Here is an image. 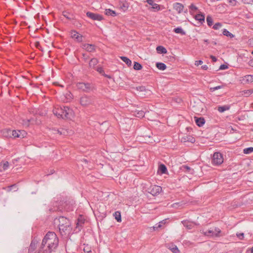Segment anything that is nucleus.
<instances>
[{
  "instance_id": "nucleus-42",
  "label": "nucleus",
  "mask_w": 253,
  "mask_h": 253,
  "mask_svg": "<svg viewBox=\"0 0 253 253\" xmlns=\"http://www.w3.org/2000/svg\"><path fill=\"white\" fill-rule=\"evenodd\" d=\"M207 22L209 26H211L213 24L212 18L211 16L208 15L207 17Z\"/></svg>"
},
{
  "instance_id": "nucleus-21",
  "label": "nucleus",
  "mask_w": 253,
  "mask_h": 253,
  "mask_svg": "<svg viewBox=\"0 0 253 253\" xmlns=\"http://www.w3.org/2000/svg\"><path fill=\"white\" fill-rule=\"evenodd\" d=\"M73 133V131L71 129H67L64 128H61L60 135H68Z\"/></svg>"
},
{
  "instance_id": "nucleus-26",
  "label": "nucleus",
  "mask_w": 253,
  "mask_h": 253,
  "mask_svg": "<svg viewBox=\"0 0 253 253\" xmlns=\"http://www.w3.org/2000/svg\"><path fill=\"white\" fill-rule=\"evenodd\" d=\"M98 61L97 59L95 58H92L89 63V66L90 67H91L92 68H95V66L98 64Z\"/></svg>"
},
{
  "instance_id": "nucleus-32",
  "label": "nucleus",
  "mask_w": 253,
  "mask_h": 253,
  "mask_svg": "<svg viewBox=\"0 0 253 253\" xmlns=\"http://www.w3.org/2000/svg\"><path fill=\"white\" fill-rule=\"evenodd\" d=\"M173 31L176 34H180L181 35H185L186 34L185 32L181 28L177 27L173 29Z\"/></svg>"
},
{
  "instance_id": "nucleus-27",
  "label": "nucleus",
  "mask_w": 253,
  "mask_h": 253,
  "mask_svg": "<svg viewBox=\"0 0 253 253\" xmlns=\"http://www.w3.org/2000/svg\"><path fill=\"white\" fill-rule=\"evenodd\" d=\"M62 14L68 20H71L74 19V15L66 11H63Z\"/></svg>"
},
{
  "instance_id": "nucleus-37",
  "label": "nucleus",
  "mask_w": 253,
  "mask_h": 253,
  "mask_svg": "<svg viewBox=\"0 0 253 253\" xmlns=\"http://www.w3.org/2000/svg\"><path fill=\"white\" fill-rule=\"evenodd\" d=\"M114 216L115 217V218L116 219V220L118 222H121V215L120 212L117 211L115 212V213L113 214Z\"/></svg>"
},
{
  "instance_id": "nucleus-30",
  "label": "nucleus",
  "mask_w": 253,
  "mask_h": 253,
  "mask_svg": "<svg viewBox=\"0 0 253 253\" xmlns=\"http://www.w3.org/2000/svg\"><path fill=\"white\" fill-rule=\"evenodd\" d=\"M184 226L186 227L189 229H192L193 226V223L188 220H184L182 221Z\"/></svg>"
},
{
  "instance_id": "nucleus-31",
  "label": "nucleus",
  "mask_w": 253,
  "mask_h": 253,
  "mask_svg": "<svg viewBox=\"0 0 253 253\" xmlns=\"http://www.w3.org/2000/svg\"><path fill=\"white\" fill-rule=\"evenodd\" d=\"M156 50L159 53L165 54L167 52V50L166 49V48H165L163 46H157L156 48Z\"/></svg>"
},
{
  "instance_id": "nucleus-41",
  "label": "nucleus",
  "mask_w": 253,
  "mask_h": 253,
  "mask_svg": "<svg viewBox=\"0 0 253 253\" xmlns=\"http://www.w3.org/2000/svg\"><path fill=\"white\" fill-rule=\"evenodd\" d=\"M244 154H248L253 152V147H248L243 150Z\"/></svg>"
},
{
  "instance_id": "nucleus-16",
  "label": "nucleus",
  "mask_w": 253,
  "mask_h": 253,
  "mask_svg": "<svg viewBox=\"0 0 253 253\" xmlns=\"http://www.w3.org/2000/svg\"><path fill=\"white\" fill-rule=\"evenodd\" d=\"M173 8L178 13H180L183 9L184 6L181 3L176 2L173 4Z\"/></svg>"
},
{
  "instance_id": "nucleus-35",
  "label": "nucleus",
  "mask_w": 253,
  "mask_h": 253,
  "mask_svg": "<svg viewBox=\"0 0 253 253\" xmlns=\"http://www.w3.org/2000/svg\"><path fill=\"white\" fill-rule=\"evenodd\" d=\"M166 223V219L160 221L158 224H156V226L153 227L154 230H157L159 228H161L163 225L165 224Z\"/></svg>"
},
{
  "instance_id": "nucleus-43",
  "label": "nucleus",
  "mask_w": 253,
  "mask_h": 253,
  "mask_svg": "<svg viewBox=\"0 0 253 253\" xmlns=\"http://www.w3.org/2000/svg\"><path fill=\"white\" fill-rule=\"evenodd\" d=\"M84 253H92L91 250V247L89 246L88 245H86L84 247Z\"/></svg>"
},
{
  "instance_id": "nucleus-18",
  "label": "nucleus",
  "mask_w": 253,
  "mask_h": 253,
  "mask_svg": "<svg viewBox=\"0 0 253 253\" xmlns=\"http://www.w3.org/2000/svg\"><path fill=\"white\" fill-rule=\"evenodd\" d=\"M194 119H195V121L196 122V125L199 126H203L205 123V119H204V118H202V117L198 118V117H195Z\"/></svg>"
},
{
  "instance_id": "nucleus-34",
  "label": "nucleus",
  "mask_w": 253,
  "mask_h": 253,
  "mask_svg": "<svg viewBox=\"0 0 253 253\" xmlns=\"http://www.w3.org/2000/svg\"><path fill=\"white\" fill-rule=\"evenodd\" d=\"M105 14L107 15H111L112 16H115L117 15L116 12L110 9H106L105 11Z\"/></svg>"
},
{
  "instance_id": "nucleus-54",
  "label": "nucleus",
  "mask_w": 253,
  "mask_h": 253,
  "mask_svg": "<svg viewBox=\"0 0 253 253\" xmlns=\"http://www.w3.org/2000/svg\"><path fill=\"white\" fill-rule=\"evenodd\" d=\"M182 168L183 170L188 171L191 169V168L189 166L186 165L183 166Z\"/></svg>"
},
{
  "instance_id": "nucleus-8",
  "label": "nucleus",
  "mask_w": 253,
  "mask_h": 253,
  "mask_svg": "<svg viewBox=\"0 0 253 253\" xmlns=\"http://www.w3.org/2000/svg\"><path fill=\"white\" fill-rule=\"evenodd\" d=\"M77 87L85 92H88L92 89V85L89 83H78L77 84Z\"/></svg>"
},
{
  "instance_id": "nucleus-3",
  "label": "nucleus",
  "mask_w": 253,
  "mask_h": 253,
  "mask_svg": "<svg viewBox=\"0 0 253 253\" xmlns=\"http://www.w3.org/2000/svg\"><path fill=\"white\" fill-rule=\"evenodd\" d=\"M57 221L58 222L59 230L62 235L69 232L71 224L68 218L64 216H60Z\"/></svg>"
},
{
  "instance_id": "nucleus-15",
  "label": "nucleus",
  "mask_w": 253,
  "mask_h": 253,
  "mask_svg": "<svg viewBox=\"0 0 253 253\" xmlns=\"http://www.w3.org/2000/svg\"><path fill=\"white\" fill-rule=\"evenodd\" d=\"M83 48L88 52H92L95 50L94 45L93 44L85 43L83 45Z\"/></svg>"
},
{
  "instance_id": "nucleus-13",
  "label": "nucleus",
  "mask_w": 253,
  "mask_h": 253,
  "mask_svg": "<svg viewBox=\"0 0 253 253\" xmlns=\"http://www.w3.org/2000/svg\"><path fill=\"white\" fill-rule=\"evenodd\" d=\"M37 241L33 240L28 248V253H35V251L37 249Z\"/></svg>"
},
{
  "instance_id": "nucleus-61",
  "label": "nucleus",
  "mask_w": 253,
  "mask_h": 253,
  "mask_svg": "<svg viewBox=\"0 0 253 253\" xmlns=\"http://www.w3.org/2000/svg\"><path fill=\"white\" fill-rule=\"evenodd\" d=\"M201 68H202L203 69L205 70H207V69H208V66H207V65H205L202 66L201 67Z\"/></svg>"
},
{
  "instance_id": "nucleus-49",
  "label": "nucleus",
  "mask_w": 253,
  "mask_h": 253,
  "mask_svg": "<svg viewBox=\"0 0 253 253\" xmlns=\"http://www.w3.org/2000/svg\"><path fill=\"white\" fill-rule=\"evenodd\" d=\"M66 98H67L66 101H70V100L72 98V95L70 92L67 93L66 94Z\"/></svg>"
},
{
  "instance_id": "nucleus-48",
  "label": "nucleus",
  "mask_w": 253,
  "mask_h": 253,
  "mask_svg": "<svg viewBox=\"0 0 253 253\" xmlns=\"http://www.w3.org/2000/svg\"><path fill=\"white\" fill-rule=\"evenodd\" d=\"M9 163L7 161L5 162L2 165V169L3 170H5L8 168Z\"/></svg>"
},
{
  "instance_id": "nucleus-4",
  "label": "nucleus",
  "mask_w": 253,
  "mask_h": 253,
  "mask_svg": "<svg viewBox=\"0 0 253 253\" xmlns=\"http://www.w3.org/2000/svg\"><path fill=\"white\" fill-rule=\"evenodd\" d=\"M75 204L74 201L70 199H66L61 201L58 206L56 211H69L73 210V206Z\"/></svg>"
},
{
  "instance_id": "nucleus-11",
  "label": "nucleus",
  "mask_w": 253,
  "mask_h": 253,
  "mask_svg": "<svg viewBox=\"0 0 253 253\" xmlns=\"http://www.w3.org/2000/svg\"><path fill=\"white\" fill-rule=\"evenodd\" d=\"M86 15L88 17L94 20L101 21L103 19V17L101 15L90 12H87Z\"/></svg>"
},
{
  "instance_id": "nucleus-53",
  "label": "nucleus",
  "mask_w": 253,
  "mask_h": 253,
  "mask_svg": "<svg viewBox=\"0 0 253 253\" xmlns=\"http://www.w3.org/2000/svg\"><path fill=\"white\" fill-rule=\"evenodd\" d=\"M189 9L191 10H193V11H196L197 10L198 8L195 5H194L193 4H191L190 6H189Z\"/></svg>"
},
{
  "instance_id": "nucleus-17",
  "label": "nucleus",
  "mask_w": 253,
  "mask_h": 253,
  "mask_svg": "<svg viewBox=\"0 0 253 253\" xmlns=\"http://www.w3.org/2000/svg\"><path fill=\"white\" fill-rule=\"evenodd\" d=\"M71 36L73 39H76L79 42H81L82 41L83 36L76 31L72 32Z\"/></svg>"
},
{
  "instance_id": "nucleus-19",
  "label": "nucleus",
  "mask_w": 253,
  "mask_h": 253,
  "mask_svg": "<svg viewBox=\"0 0 253 253\" xmlns=\"http://www.w3.org/2000/svg\"><path fill=\"white\" fill-rule=\"evenodd\" d=\"M243 82L245 84L250 83L253 82V75H248L243 78Z\"/></svg>"
},
{
  "instance_id": "nucleus-12",
  "label": "nucleus",
  "mask_w": 253,
  "mask_h": 253,
  "mask_svg": "<svg viewBox=\"0 0 253 253\" xmlns=\"http://www.w3.org/2000/svg\"><path fill=\"white\" fill-rule=\"evenodd\" d=\"M42 242L41 243V245L40 247L39 248L38 253H51V252L54 251V249H51L50 250L48 247L46 246V244H45V246L44 247H42Z\"/></svg>"
},
{
  "instance_id": "nucleus-50",
  "label": "nucleus",
  "mask_w": 253,
  "mask_h": 253,
  "mask_svg": "<svg viewBox=\"0 0 253 253\" xmlns=\"http://www.w3.org/2000/svg\"><path fill=\"white\" fill-rule=\"evenodd\" d=\"M222 87V86L218 85V86H215V87H211L210 88V90L211 91L213 92V91H215L216 90L220 89Z\"/></svg>"
},
{
  "instance_id": "nucleus-55",
  "label": "nucleus",
  "mask_w": 253,
  "mask_h": 253,
  "mask_svg": "<svg viewBox=\"0 0 253 253\" xmlns=\"http://www.w3.org/2000/svg\"><path fill=\"white\" fill-rule=\"evenodd\" d=\"M227 68H228V66H227V65H226L225 64H222L220 65V66L219 67L220 70H225Z\"/></svg>"
},
{
  "instance_id": "nucleus-56",
  "label": "nucleus",
  "mask_w": 253,
  "mask_h": 253,
  "mask_svg": "<svg viewBox=\"0 0 253 253\" xmlns=\"http://www.w3.org/2000/svg\"><path fill=\"white\" fill-rule=\"evenodd\" d=\"M84 223V222L82 221H80L78 220V222L77 223V228L79 227L80 226L82 227V224Z\"/></svg>"
},
{
  "instance_id": "nucleus-64",
  "label": "nucleus",
  "mask_w": 253,
  "mask_h": 253,
  "mask_svg": "<svg viewBox=\"0 0 253 253\" xmlns=\"http://www.w3.org/2000/svg\"><path fill=\"white\" fill-rule=\"evenodd\" d=\"M40 42H37L36 43V47H39V46H40Z\"/></svg>"
},
{
  "instance_id": "nucleus-5",
  "label": "nucleus",
  "mask_w": 253,
  "mask_h": 253,
  "mask_svg": "<svg viewBox=\"0 0 253 253\" xmlns=\"http://www.w3.org/2000/svg\"><path fill=\"white\" fill-rule=\"evenodd\" d=\"M223 162L222 155L220 152H215L212 156L211 163L213 165L219 166Z\"/></svg>"
},
{
  "instance_id": "nucleus-47",
  "label": "nucleus",
  "mask_w": 253,
  "mask_h": 253,
  "mask_svg": "<svg viewBox=\"0 0 253 253\" xmlns=\"http://www.w3.org/2000/svg\"><path fill=\"white\" fill-rule=\"evenodd\" d=\"M221 26H222V24L220 23H216L213 25V28L214 30H217V29H219L220 28H221Z\"/></svg>"
},
{
  "instance_id": "nucleus-25",
  "label": "nucleus",
  "mask_w": 253,
  "mask_h": 253,
  "mask_svg": "<svg viewBox=\"0 0 253 253\" xmlns=\"http://www.w3.org/2000/svg\"><path fill=\"white\" fill-rule=\"evenodd\" d=\"M169 249L173 253H179V251L177 246L173 244L169 245Z\"/></svg>"
},
{
  "instance_id": "nucleus-36",
  "label": "nucleus",
  "mask_w": 253,
  "mask_h": 253,
  "mask_svg": "<svg viewBox=\"0 0 253 253\" xmlns=\"http://www.w3.org/2000/svg\"><path fill=\"white\" fill-rule=\"evenodd\" d=\"M121 59L126 63V64L128 66H130L131 65V61L126 57L122 56L121 57Z\"/></svg>"
},
{
  "instance_id": "nucleus-46",
  "label": "nucleus",
  "mask_w": 253,
  "mask_h": 253,
  "mask_svg": "<svg viewBox=\"0 0 253 253\" xmlns=\"http://www.w3.org/2000/svg\"><path fill=\"white\" fill-rule=\"evenodd\" d=\"M151 8L153 9L154 11H158L160 9L159 5L157 3H154V4H153Z\"/></svg>"
},
{
  "instance_id": "nucleus-45",
  "label": "nucleus",
  "mask_w": 253,
  "mask_h": 253,
  "mask_svg": "<svg viewBox=\"0 0 253 253\" xmlns=\"http://www.w3.org/2000/svg\"><path fill=\"white\" fill-rule=\"evenodd\" d=\"M135 116L137 117H138V118L143 117L144 116V111H138L135 115Z\"/></svg>"
},
{
  "instance_id": "nucleus-40",
  "label": "nucleus",
  "mask_w": 253,
  "mask_h": 253,
  "mask_svg": "<svg viewBox=\"0 0 253 253\" xmlns=\"http://www.w3.org/2000/svg\"><path fill=\"white\" fill-rule=\"evenodd\" d=\"M142 68V65L137 62H134L133 69L135 70H140Z\"/></svg>"
},
{
  "instance_id": "nucleus-38",
  "label": "nucleus",
  "mask_w": 253,
  "mask_h": 253,
  "mask_svg": "<svg viewBox=\"0 0 253 253\" xmlns=\"http://www.w3.org/2000/svg\"><path fill=\"white\" fill-rule=\"evenodd\" d=\"M159 169L162 173H166L167 171V169L165 165L161 164L159 166Z\"/></svg>"
},
{
  "instance_id": "nucleus-29",
  "label": "nucleus",
  "mask_w": 253,
  "mask_h": 253,
  "mask_svg": "<svg viewBox=\"0 0 253 253\" xmlns=\"http://www.w3.org/2000/svg\"><path fill=\"white\" fill-rule=\"evenodd\" d=\"M230 109L229 105L219 106L218 107L217 110L220 113H223L225 111L228 110Z\"/></svg>"
},
{
  "instance_id": "nucleus-60",
  "label": "nucleus",
  "mask_w": 253,
  "mask_h": 253,
  "mask_svg": "<svg viewBox=\"0 0 253 253\" xmlns=\"http://www.w3.org/2000/svg\"><path fill=\"white\" fill-rule=\"evenodd\" d=\"M210 57L212 59L213 62H216L217 61V59L215 56L213 55H211Z\"/></svg>"
},
{
  "instance_id": "nucleus-28",
  "label": "nucleus",
  "mask_w": 253,
  "mask_h": 253,
  "mask_svg": "<svg viewBox=\"0 0 253 253\" xmlns=\"http://www.w3.org/2000/svg\"><path fill=\"white\" fill-rule=\"evenodd\" d=\"M3 189L4 190H6L7 192H10L12 189H13L14 191H16L17 190L18 188H17L16 184H13L10 186H9L7 187H3Z\"/></svg>"
},
{
  "instance_id": "nucleus-10",
  "label": "nucleus",
  "mask_w": 253,
  "mask_h": 253,
  "mask_svg": "<svg viewBox=\"0 0 253 253\" xmlns=\"http://www.w3.org/2000/svg\"><path fill=\"white\" fill-rule=\"evenodd\" d=\"M149 193L153 196H156L159 194L162 191V188L160 186L154 185L151 187L149 189Z\"/></svg>"
},
{
  "instance_id": "nucleus-63",
  "label": "nucleus",
  "mask_w": 253,
  "mask_h": 253,
  "mask_svg": "<svg viewBox=\"0 0 253 253\" xmlns=\"http://www.w3.org/2000/svg\"><path fill=\"white\" fill-rule=\"evenodd\" d=\"M55 131L57 132L60 135L61 128L60 129L55 130Z\"/></svg>"
},
{
  "instance_id": "nucleus-6",
  "label": "nucleus",
  "mask_w": 253,
  "mask_h": 253,
  "mask_svg": "<svg viewBox=\"0 0 253 253\" xmlns=\"http://www.w3.org/2000/svg\"><path fill=\"white\" fill-rule=\"evenodd\" d=\"M80 102L82 106H87L92 104L94 102V99L91 96L84 95L80 98Z\"/></svg>"
},
{
  "instance_id": "nucleus-2",
  "label": "nucleus",
  "mask_w": 253,
  "mask_h": 253,
  "mask_svg": "<svg viewBox=\"0 0 253 253\" xmlns=\"http://www.w3.org/2000/svg\"><path fill=\"white\" fill-rule=\"evenodd\" d=\"M53 114L58 118L71 119L74 116L73 110L67 106L55 108L53 110Z\"/></svg>"
},
{
  "instance_id": "nucleus-24",
  "label": "nucleus",
  "mask_w": 253,
  "mask_h": 253,
  "mask_svg": "<svg viewBox=\"0 0 253 253\" xmlns=\"http://www.w3.org/2000/svg\"><path fill=\"white\" fill-rule=\"evenodd\" d=\"M96 70L98 73H99L100 74H101L103 76H104L108 79L111 78V76L110 75H106L105 74V72H104L103 68L101 67H97Z\"/></svg>"
},
{
  "instance_id": "nucleus-52",
  "label": "nucleus",
  "mask_w": 253,
  "mask_h": 253,
  "mask_svg": "<svg viewBox=\"0 0 253 253\" xmlns=\"http://www.w3.org/2000/svg\"><path fill=\"white\" fill-rule=\"evenodd\" d=\"M136 89L139 91H144L146 90L145 87L144 86H137L136 87Z\"/></svg>"
},
{
  "instance_id": "nucleus-14",
  "label": "nucleus",
  "mask_w": 253,
  "mask_h": 253,
  "mask_svg": "<svg viewBox=\"0 0 253 253\" xmlns=\"http://www.w3.org/2000/svg\"><path fill=\"white\" fill-rule=\"evenodd\" d=\"M120 8L123 11H126L128 8L129 4V3L126 1H120L119 2Z\"/></svg>"
},
{
  "instance_id": "nucleus-62",
  "label": "nucleus",
  "mask_w": 253,
  "mask_h": 253,
  "mask_svg": "<svg viewBox=\"0 0 253 253\" xmlns=\"http://www.w3.org/2000/svg\"><path fill=\"white\" fill-rule=\"evenodd\" d=\"M187 136L186 137H183L182 138V141H183L184 142H187Z\"/></svg>"
},
{
  "instance_id": "nucleus-7",
  "label": "nucleus",
  "mask_w": 253,
  "mask_h": 253,
  "mask_svg": "<svg viewBox=\"0 0 253 253\" xmlns=\"http://www.w3.org/2000/svg\"><path fill=\"white\" fill-rule=\"evenodd\" d=\"M221 232V231L220 229L217 227H215L214 229H210L206 231H203V233L206 236L216 237H218L221 236L220 235Z\"/></svg>"
},
{
  "instance_id": "nucleus-57",
  "label": "nucleus",
  "mask_w": 253,
  "mask_h": 253,
  "mask_svg": "<svg viewBox=\"0 0 253 253\" xmlns=\"http://www.w3.org/2000/svg\"><path fill=\"white\" fill-rule=\"evenodd\" d=\"M203 63V61L202 60H198L196 61L195 63V65L197 66L201 65Z\"/></svg>"
},
{
  "instance_id": "nucleus-9",
  "label": "nucleus",
  "mask_w": 253,
  "mask_h": 253,
  "mask_svg": "<svg viewBox=\"0 0 253 253\" xmlns=\"http://www.w3.org/2000/svg\"><path fill=\"white\" fill-rule=\"evenodd\" d=\"M12 137L13 138H23L26 134L24 130H12Z\"/></svg>"
},
{
  "instance_id": "nucleus-39",
  "label": "nucleus",
  "mask_w": 253,
  "mask_h": 253,
  "mask_svg": "<svg viewBox=\"0 0 253 253\" xmlns=\"http://www.w3.org/2000/svg\"><path fill=\"white\" fill-rule=\"evenodd\" d=\"M222 34L223 35L226 36L227 37H229L230 38H232L234 37V35H233L232 33L229 32L227 30L224 29L223 31Z\"/></svg>"
},
{
  "instance_id": "nucleus-23",
  "label": "nucleus",
  "mask_w": 253,
  "mask_h": 253,
  "mask_svg": "<svg viewBox=\"0 0 253 253\" xmlns=\"http://www.w3.org/2000/svg\"><path fill=\"white\" fill-rule=\"evenodd\" d=\"M195 18L196 20L198 21L201 24H202L205 22V15L204 14H197L195 16Z\"/></svg>"
},
{
  "instance_id": "nucleus-22",
  "label": "nucleus",
  "mask_w": 253,
  "mask_h": 253,
  "mask_svg": "<svg viewBox=\"0 0 253 253\" xmlns=\"http://www.w3.org/2000/svg\"><path fill=\"white\" fill-rule=\"evenodd\" d=\"M12 130L10 129H5L3 130L2 134L6 137H12Z\"/></svg>"
},
{
  "instance_id": "nucleus-33",
  "label": "nucleus",
  "mask_w": 253,
  "mask_h": 253,
  "mask_svg": "<svg viewBox=\"0 0 253 253\" xmlns=\"http://www.w3.org/2000/svg\"><path fill=\"white\" fill-rule=\"evenodd\" d=\"M156 67L159 70H165L167 68V66L165 64L161 62H158L156 63Z\"/></svg>"
},
{
  "instance_id": "nucleus-1",
  "label": "nucleus",
  "mask_w": 253,
  "mask_h": 253,
  "mask_svg": "<svg viewBox=\"0 0 253 253\" xmlns=\"http://www.w3.org/2000/svg\"><path fill=\"white\" fill-rule=\"evenodd\" d=\"M42 247L46 246L50 250H55L58 246L59 240L56 234L53 232H48L42 239Z\"/></svg>"
},
{
  "instance_id": "nucleus-51",
  "label": "nucleus",
  "mask_w": 253,
  "mask_h": 253,
  "mask_svg": "<svg viewBox=\"0 0 253 253\" xmlns=\"http://www.w3.org/2000/svg\"><path fill=\"white\" fill-rule=\"evenodd\" d=\"M187 141L188 142H190L191 143H194L195 142V139L192 137V136H187Z\"/></svg>"
},
{
  "instance_id": "nucleus-58",
  "label": "nucleus",
  "mask_w": 253,
  "mask_h": 253,
  "mask_svg": "<svg viewBox=\"0 0 253 253\" xmlns=\"http://www.w3.org/2000/svg\"><path fill=\"white\" fill-rule=\"evenodd\" d=\"M237 236L239 239H242L244 238V233L237 234Z\"/></svg>"
},
{
  "instance_id": "nucleus-44",
  "label": "nucleus",
  "mask_w": 253,
  "mask_h": 253,
  "mask_svg": "<svg viewBox=\"0 0 253 253\" xmlns=\"http://www.w3.org/2000/svg\"><path fill=\"white\" fill-rule=\"evenodd\" d=\"M31 119H22V123L23 125L26 126H29V123L31 122Z\"/></svg>"
},
{
  "instance_id": "nucleus-59",
  "label": "nucleus",
  "mask_w": 253,
  "mask_h": 253,
  "mask_svg": "<svg viewBox=\"0 0 253 253\" xmlns=\"http://www.w3.org/2000/svg\"><path fill=\"white\" fill-rule=\"evenodd\" d=\"M147 2L153 6V4H154L155 3H154V1L153 0H146Z\"/></svg>"
},
{
  "instance_id": "nucleus-20",
  "label": "nucleus",
  "mask_w": 253,
  "mask_h": 253,
  "mask_svg": "<svg viewBox=\"0 0 253 253\" xmlns=\"http://www.w3.org/2000/svg\"><path fill=\"white\" fill-rule=\"evenodd\" d=\"M253 93V89L245 90L240 92L239 96L248 97Z\"/></svg>"
}]
</instances>
